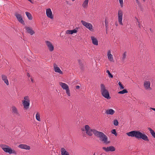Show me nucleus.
<instances>
[{
	"mask_svg": "<svg viewBox=\"0 0 155 155\" xmlns=\"http://www.w3.org/2000/svg\"><path fill=\"white\" fill-rule=\"evenodd\" d=\"M81 130L82 131H86L87 134L90 136H92L93 134L96 137L102 139V141L104 143L107 144L109 143V142H107V137L103 132L91 129L88 125H86L84 128H82Z\"/></svg>",
	"mask_w": 155,
	"mask_h": 155,
	"instance_id": "nucleus-1",
	"label": "nucleus"
},
{
	"mask_svg": "<svg viewBox=\"0 0 155 155\" xmlns=\"http://www.w3.org/2000/svg\"><path fill=\"white\" fill-rule=\"evenodd\" d=\"M126 134L129 137H135L137 139H141L146 141H148L149 140L147 136L144 133H142L139 131H132L127 133Z\"/></svg>",
	"mask_w": 155,
	"mask_h": 155,
	"instance_id": "nucleus-2",
	"label": "nucleus"
},
{
	"mask_svg": "<svg viewBox=\"0 0 155 155\" xmlns=\"http://www.w3.org/2000/svg\"><path fill=\"white\" fill-rule=\"evenodd\" d=\"M101 91L102 96L104 98L107 99H110L109 92L106 89L104 85L102 84L101 85Z\"/></svg>",
	"mask_w": 155,
	"mask_h": 155,
	"instance_id": "nucleus-3",
	"label": "nucleus"
},
{
	"mask_svg": "<svg viewBox=\"0 0 155 155\" xmlns=\"http://www.w3.org/2000/svg\"><path fill=\"white\" fill-rule=\"evenodd\" d=\"M1 147L5 152L8 153L10 154H13L15 155L17 154V152L14 150H12L11 148L7 146L2 145Z\"/></svg>",
	"mask_w": 155,
	"mask_h": 155,
	"instance_id": "nucleus-4",
	"label": "nucleus"
},
{
	"mask_svg": "<svg viewBox=\"0 0 155 155\" xmlns=\"http://www.w3.org/2000/svg\"><path fill=\"white\" fill-rule=\"evenodd\" d=\"M22 100V104L24 108L27 109L29 108L30 105V100L28 96H25Z\"/></svg>",
	"mask_w": 155,
	"mask_h": 155,
	"instance_id": "nucleus-5",
	"label": "nucleus"
},
{
	"mask_svg": "<svg viewBox=\"0 0 155 155\" xmlns=\"http://www.w3.org/2000/svg\"><path fill=\"white\" fill-rule=\"evenodd\" d=\"M81 22L82 24L87 28L89 29L91 31H93L94 30L93 28V26L91 23L87 22L83 20H81Z\"/></svg>",
	"mask_w": 155,
	"mask_h": 155,
	"instance_id": "nucleus-6",
	"label": "nucleus"
},
{
	"mask_svg": "<svg viewBox=\"0 0 155 155\" xmlns=\"http://www.w3.org/2000/svg\"><path fill=\"white\" fill-rule=\"evenodd\" d=\"M123 16V13L121 10H119L118 13V21L119 24L121 25H123V24L122 22Z\"/></svg>",
	"mask_w": 155,
	"mask_h": 155,
	"instance_id": "nucleus-7",
	"label": "nucleus"
},
{
	"mask_svg": "<svg viewBox=\"0 0 155 155\" xmlns=\"http://www.w3.org/2000/svg\"><path fill=\"white\" fill-rule=\"evenodd\" d=\"M103 149L106 152L109 151L113 152L115 150V148L113 146H110L107 147H102Z\"/></svg>",
	"mask_w": 155,
	"mask_h": 155,
	"instance_id": "nucleus-8",
	"label": "nucleus"
},
{
	"mask_svg": "<svg viewBox=\"0 0 155 155\" xmlns=\"http://www.w3.org/2000/svg\"><path fill=\"white\" fill-rule=\"evenodd\" d=\"M15 16L17 18L18 20L22 24L24 25H25V23L24 21L23 20L22 18L21 15L18 13H16L15 14Z\"/></svg>",
	"mask_w": 155,
	"mask_h": 155,
	"instance_id": "nucleus-9",
	"label": "nucleus"
},
{
	"mask_svg": "<svg viewBox=\"0 0 155 155\" xmlns=\"http://www.w3.org/2000/svg\"><path fill=\"white\" fill-rule=\"evenodd\" d=\"M46 14L47 16L51 19L53 18V16L52 14V12L51 9L50 8H48L46 10Z\"/></svg>",
	"mask_w": 155,
	"mask_h": 155,
	"instance_id": "nucleus-10",
	"label": "nucleus"
},
{
	"mask_svg": "<svg viewBox=\"0 0 155 155\" xmlns=\"http://www.w3.org/2000/svg\"><path fill=\"white\" fill-rule=\"evenodd\" d=\"M45 43L47 46L49 50L52 51L54 50V46L50 42L48 41H45Z\"/></svg>",
	"mask_w": 155,
	"mask_h": 155,
	"instance_id": "nucleus-11",
	"label": "nucleus"
},
{
	"mask_svg": "<svg viewBox=\"0 0 155 155\" xmlns=\"http://www.w3.org/2000/svg\"><path fill=\"white\" fill-rule=\"evenodd\" d=\"M144 87L146 90H150L151 89L150 87V82L149 81H146L144 82Z\"/></svg>",
	"mask_w": 155,
	"mask_h": 155,
	"instance_id": "nucleus-12",
	"label": "nucleus"
},
{
	"mask_svg": "<svg viewBox=\"0 0 155 155\" xmlns=\"http://www.w3.org/2000/svg\"><path fill=\"white\" fill-rule=\"evenodd\" d=\"M25 29L27 32L30 34L31 35H33L35 33V31H33L32 28L30 27L25 26Z\"/></svg>",
	"mask_w": 155,
	"mask_h": 155,
	"instance_id": "nucleus-13",
	"label": "nucleus"
},
{
	"mask_svg": "<svg viewBox=\"0 0 155 155\" xmlns=\"http://www.w3.org/2000/svg\"><path fill=\"white\" fill-rule=\"evenodd\" d=\"M18 147L22 149L29 150L30 149V147L26 144H20L18 146Z\"/></svg>",
	"mask_w": 155,
	"mask_h": 155,
	"instance_id": "nucleus-14",
	"label": "nucleus"
},
{
	"mask_svg": "<svg viewBox=\"0 0 155 155\" xmlns=\"http://www.w3.org/2000/svg\"><path fill=\"white\" fill-rule=\"evenodd\" d=\"M53 65L54 70L55 72L58 73L60 74H63L62 71H61L60 68L57 67V65L55 64H54Z\"/></svg>",
	"mask_w": 155,
	"mask_h": 155,
	"instance_id": "nucleus-15",
	"label": "nucleus"
},
{
	"mask_svg": "<svg viewBox=\"0 0 155 155\" xmlns=\"http://www.w3.org/2000/svg\"><path fill=\"white\" fill-rule=\"evenodd\" d=\"M12 114L15 115H18L19 113L17 108L14 106L12 107Z\"/></svg>",
	"mask_w": 155,
	"mask_h": 155,
	"instance_id": "nucleus-16",
	"label": "nucleus"
},
{
	"mask_svg": "<svg viewBox=\"0 0 155 155\" xmlns=\"http://www.w3.org/2000/svg\"><path fill=\"white\" fill-rule=\"evenodd\" d=\"M115 113V111L113 109H107L105 111V113L107 115H112Z\"/></svg>",
	"mask_w": 155,
	"mask_h": 155,
	"instance_id": "nucleus-17",
	"label": "nucleus"
},
{
	"mask_svg": "<svg viewBox=\"0 0 155 155\" xmlns=\"http://www.w3.org/2000/svg\"><path fill=\"white\" fill-rule=\"evenodd\" d=\"M111 51L110 50H109L107 52V58L108 59L111 61H114V59L113 55L110 53Z\"/></svg>",
	"mask_w": 155,
	"mask_h": 155,
	"instance_id": "nucleus-18",
	"label": "nucleus"
},
{
	"mask_svg": "<svg viewBox=\"0 0 155 155\" xmlns=\"http://www.w3.org/2000/svg\"><path fill=\"white\" fill-rule=\"evenodd\" d=\"M2 80L4 81V82L7 85H9V82L8 79H7V76L4 74L2 75Z\"/></svg>",
	"mask_w": 155,
	"mask_h": 155,
	"instance_id": "nucleus-19",
	"label": "nucleus"
},
{
	"mask_svg": "<svg viewBox=\"0 0 155 155\" xmlns=\"http://www.w3.org/2000/svg\"><path fill=\"white\" fill-rule=\"evenodd\" d=\"M91 39L93 44L95 45H98V41L97 39L93 36L91 37Z\"/></svg>",
	"mask_w": 155,
	"mask_h": 155,
	"instance_id": "nucleus-20",
	"label": "nucleus"
},
{
	"mask_svg": "<svg viewBox=\"0 0 155 155\" xmlns=\"http://www.w3.org/2000/svg\"><path fill=\"white\" fill-rule=\"evenodd\" d=\"M59 84L63 89L66 90L69 88L68 85L65 83L61 82L59 83Z\"/></svg>",
	"mask_w": 155,
	"mask_h": 155,
	"instance_id": "nucleus-21",
	"label": "nucleus"
},
{
	"mask_svg": "<svg viewBox=\"0 0 155 155\" xmlns=\"http://www.w3.org/2000/svg\"><path fill=\"white\" fill-rule=\"evenodd\" d=\"M77 31L76 29L72 30H67L66 31V33L68 34H72L74 33H77Z\"/></svg>",
	"mask_w": 155,
	"mask_h": 155,
	"instance_id": "nucleus-22",
	"label": "nucleus"
},
{
	"mask_svg": "<svg viewBox=\"0 0 155 155\" xmlns=\"http://www.w3.org/2000/svg\"><path fill=\"white\" fill-rule=\"evenodd\" d=\"M61 155L69 154V153L66 150V149L64 148H61Z\"/></svg>",
	"mask_w": 155,
	"mask_h": 155,
	"instance_id": "nucleus-23",
	"label": "nucleus"
},
{
	"mask_svg": "<svg viewBox=\"0 0 155 155\" xmlns=\"http://www.w3.org/2000/svg\"><path fill=\"white\" fill-rule=\"evenodd\" d=\"M61 155L69 154V153L66 150V149L64 148H61Z\"/></svg>",
	"mask_w": 155,
	"mask_h": 155,
	"instance_id": "nucleus-24",
	"label": "nucleus"
},
{
	"mask_svg": "<svg viewBox=\"0 0 155 155\" xmlns=\"http://www.w3.org/2000/svg\"><path fill=\"white\" fill-rule=\"evenodd\" d=\"M89 0H84L82 4V6L84 8H86L88 6Z\"/></svg>",
	"mask_w": 155,
	"mask_h": 155,
	"instance_id": "nucleus-25",
	"label": "nucleus"
},
{
	"mask_svg": "<svg viewBox=\"0 0 155 155\" xmlns=\"http://www.w3.org/2000/svg\"><path fill=\"white\" fill-rule=\"evenodd\" d=\"M148 129L150 131V134L152 136H153L154 138H155V133L154 131L150 128H148Z\"/></svg>",
	"mask_w": 155,
	"mask_h": 155,
	"instance_id": "nucleus-26",
	"label": "nucleus"
},
{
	"mask_svg": "<svg viewBox=\"0 0 155 155\" xmlns=\"http://www.w3.org/2000/svg\"><path fill=\"white\" fill-rule=\"evenodd\" d=\"M25 14L29 20H31L32 19V16L30 13L28 12H26Z\"/></svg>",
	"mask_w": 155,
	"mask_h": 155,
	"instance_id": "nucleus-27",
	"label": "nucleus"
},
{
	"mask_svg": "<svg viewBox=\"0 0 155 155\" xmlns=\"http://www.w3.org/2000/svg\"><path fill=\"white\" fill-rule=\"evenodd\" d=\"M128 93V91L126 89H123L122 91H120L118 92V94H123L124 93Z\"/></svg>",
	"mask_w": 155,
	"mask_h": 155,
	"instance_id": "nucleus-28",
	"label": "nucleus"
},
{
	"mask_svg": "<svg viewBox=\"0 0 155 155\" xmlns=\"http://www.w3.org/2000/svg\"><path fill=\"white\" fill-rule=\"evenodd\" d=\"M36 118L37 120L38 121H41L40 114L38 112L37 113L36 115Z\"/></svg>",
	"mask_w": 155,
	"mask_h": 155,
	"instance_id": "nucleus-29",
	"label": "nucleus"
},
{
	"mask_svg": "<svg viewBox=\"0 0 155 155\" xmlns=\"http://www.w3.org/2000/svg\"><path fill=\"white\" fill-rule=\"evenodd\" d=\"M106 73L108 74L109 77L110 78H112L113 77V75L110 73L108 70H107Z\"/></svg>",
	"mask_w": 155,
	"mask_h": 155,
	"instance_id": "nucleus-30",
	"label": "nucleus"
},
{
	"mask_svg": "<svg viewBox=\"0 0 155 155\" xmlns=\"http://www.w3.org/2000/svg\"><path fill=\"white\" fill-rule=\"evenodd\" d=\"M126 57V52H125L123 54L122 61H124V60L125 59Z\"/></svg>",
	"mask_w": 155,
	"mask_h": 155,
	"instance_id": "nucleus-31",
	"label": "nucleus"
},
{
	"mask_svg": "<svg viewBox=\"0 0 155 155\" xmlns=\"http://www.w3.org/2000/svg\"><path fill=\"white\" fill-rule=\"evenodd\" d=\"M114 124L115 126H117L118 124V122L117 120H114Z\"/></svg>",
	"mask_w": 155,
	"mask_h": 155,
	"instance_id": "nucleus-32",
	"label": "nucleus"
},
{
	"mask_svg": "<svg viewBox=\"0 0 155 155\" xmlns=\"http://www.w3.org/2000/svg\"><path fill=\"white\" fill-rule=\"evenodd\" d=\"M136 3H137L138 6L140 8L141 7V4L140 2L138 1V0H135Z\"/></svg>",
	"mask_w": 155,
	"mask_h": 155,
	"instance_id": "nucleus-33",
	"label": "nucleus"
},
{
	"mask_svg": "<svg viewBox=\"0 0 155 155\" xmlns=\"http://www.w3.org/2000/svg\"><path fill=\"white\" fill-rule=\"evenodd\" d=\"M111 133L112 134H114L115 136H116L117 135L115 129H113L111 131Z\"/></svg>",
	"mask_w": 155,
	"mask_h": 155,
	"instance_id": "nucleus-34",
	"label": "nucleus"
},
{
	"mask_svg": "<svg viewBox=\"0 0 155 155\" xmlns=\"http://www.w3.org/2000/svg\"><path fill=\"white\" fill-rule=\"evenodd\" d=\"M105 25L106 27V31L107 30L108 28V22L107 21L106 19L105 21Z\"/></svg>",
	"mask_w": 155,
	"mask_h": 155,
	"instance_id": "nucleus-35",
	"label": "nucleus"
},
{
	"mask_svg": "<svg viewBox=\"0 0 155 155\" xmlns=\"http://www.w3.org/2000/svg\"><path fill=\"white\" fill-rule=\"evenodd\" d=\"M118 84L119 85V86H120L121 89H124V87L121 84V83L120 82H119L118 83Z\"/></svg>",
	"mask_w": 155,
	"mask_h": 155,
	"instance_id": "nucleus-36",
	"label": "nucleus"
},
{
	"mask_svg": "<svg viewBox=\"0 0 155 155\" xmlns=\"http://www.w3.org/2000/svg\"><path fill=\"white\" fill-rule=\"evenodd\" d=\"M65 90L66 91V92L67 94L69 96H70V91H69V88H68V89H66Z\"/></svg>",
	"mask_w": 155,
	"mask_h": 155,
	"instance_id": "nucleus-37",
	"label": "nucleus"
},
{
	"mask_svg": "<svg viewBox=\"0 0 155 155\" xmlns=\"http://www.w3.org/2000/svg\"><path fill=\"white\" fill-rule=\"evenodd\" d=\"M121 6H122L123 4V0H119Z\"/></svg>",
	"mask_w": 155,
	"mask_h": 155,
	"instance_id": "nucleus-38",
	"label": "nucleus"
},
{
	"mask_svg": "<svg viewBox=\"0 0 155 155\" xmlns=\"http://www.w3.org/2000/svg\"><path fill=\"white\" fill-rule=\"evenodd\" d=\"M136 18V20H137V24H140V21L138 20V19L137 18Z\"/></svg>",
	"mask_w": 155,
	"mask_h": 155,
	"instance_id": "nucleus-39",
	"label": "nucleus"
},
{
	"mask_svg": "<svg viewBox=\"0 0 155 155\" xmlns=\"http://www.w3.org/2000/svg\"><path fill=\"white\" fill-rule=\"evenodd\" d=\"M80 88V86L78 85H77L76 86V89H78L79 88Z\"/></svg>",
	"mask_w": 155,
	"mask_h": 155,
	"instance_id": "nucleus-40",
	"label": "nucleus"
},
{
	"mask_svg": "<svg viewBox=\"0 0 155 155\" xmlns=\"http://www.w3.org/2000/svg\"><path fill=\"white\" fill-rule=\"evenodd\" d=\"M30 79L32 82L33 83L34 82V80L32 78H31Z\"/></svg>",
	"mask_w": 155,
	"mask_h": 155,
	"instance_id": "nucleus-41",
	"label": "nucleus"
},
{
	"mask_svg": "<svg viewBox=\"0 0 155 155\" xmlns=\"http://www.w3.org/2000/svg\"><path fill=\"white\" fill-rule=\"evenodd\" d=\"M138 27L140 28H141V25L140 24H138Z\"/></svg>",
	"mask_w": 155,
	"mask_h": 155,
	"instance_id": "nucleus-42",
	"label": "nucleus"
},
{
	"mask_svg": "<svg viewBox=\"0 0 155 155\" xmlns=\"http://www.w3.org/2000/svg\"><path fill=\"white\" fill-rule=\"evenodd\" d=\"M27 76L28 77H30V74H29V73H27Z\"/></svg>",
	"mask_w": 155,
	"mask_h": 155,
	"instance_id": "nucleus-43",
	"label": "nucleus"
},
{
	"mask_svg": "<svg viewBox=\"0 0 155 155\" xmlns=\"http://www.w3.org/2000/svg\"><path fill=\"white\" fill-rule=\"evenodd\" d=\"M150 109L152 110H153L155 111V108H150Z\"/></svg>",
	"mask_w": 155,
	"mask_h": 155,
	"instance_id": "nucleus-44",
	"label": "nucleus"
},
{
	"mask_svg": "<svg viewBox=\"0 0 155 155\" xmlns=\"http://www.w3.org/2000/svg\"><path fill=\"white\" fill-rule=\"evenodd\" d=\"M78 62L81 65L82 64H81V63H80V60H78Z\"/></svg>",
	"mask_w": 155,
	"mask_h": 155,
	"instance_id": "nucleus-45",
	"label": "nucleus"
},
{
	"mask_svg": "<svg viewBox=\"0 0 155 155\" xmlns=\"http://www.w3.org/2000/svg\"><path fill=\"white\" fill-rule=\"evenodd\" d=\"M115 25L116 26H118V24L117 23H115Z\"/></svg>",
	"mask_w": 155,
	"mask_h": 155,
	"instance_id": "nucleus-46",
	"label": "nucleus"
},
{
	"mask_svg": "<svg viewBox=\"0 0 155 155\" xmlns=\"http://www.w3.org/2000/svg\"><path fill=\"white\" fill-rule=\"evenodd\" d=\"M70 155L69 154H65V155Z\"/></svg>",
	"mask_w": 155,
	"mask_h": 155,
	"instance_id": "nucleus-47",
	"label": "nucleus"
},
{
	"mask_svg": "<svg viewBox=\"0 0 155 155\" xmlns=\"http://www.w3.org/2000/svg\"><path fill=\"white\" fill-rule=\"evenodd\" d=\"M75 0H71V1H72V2H74L75 1Z\"/></svg>",
	"mask_w": 155,
	"mask_h": 155,
	"instance_id": "nucleus-48",
	"label": "nucleus"
},
{
	"mask_svg": "<svg viewBox=\"0 0 155 155\" xmlns=\"http://www.w3.org/2000/svg\"><path fill=\"white\" fill-rule=\"evenodd\" d=\"M145 0H143V1H145Z\"/></svg>",
	"mask_w": 155,
	"mask_h": 155,
	"instance_id": "nucleus-49",
	"label": "nucleus"
},
{
	"mask_svg": "<svg viewBox=\"0 0 155 155\" xmlns=\"http://www.w3.org/2000/svg\"><path fill=\"white\" fill-rule=\"evenodd\" d=\"M150 31H151V29H150Z\"/></svg>",
	"mask_w": 155,
	"mask_h": 155,
	"instance_id": "nucleus-50",
	"label": "nucleus"
}]
</instances>
